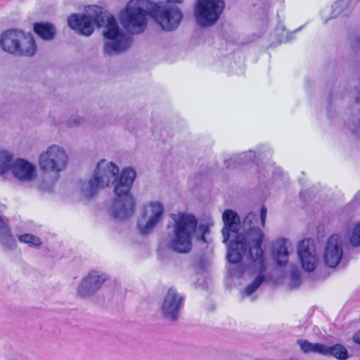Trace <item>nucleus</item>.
<instances>
[{"mask_svg":"<svg viewBox=\"0 0 360 360\" xmlns=\"http://www.w3.org/2000/svg\"><path fill=\"white\" fill-rule=\"evenodd\" d=\"M285 240H282V243L276 252V262L280 266H285L288 261V252L285 246Z\"/></svg>","mask_w":360,"mask_h":360,"instance_id":"nucleus-20","label":"nucleus"},{"mask_svg":"<svg viewBox=\"0 0 360 360\" xmlns=\"http://www.w3.org/2000/svg\"><path fill=\"white\" fill-rule=\"evenodd\" d=\"M106 278H103L102 276L90 273L81 282L78 289V294L82 297L93 294L96 290L101 288Z\"/></svg>","mask_w":360,"mask_h":360,"instance_id":"nucleus-17","label":"nucleus"},{"mask_svg":"<svg viewBox=\"0 0 360 360\" xmlns=\"http://www.w3.org/2000/svg\"><path fill=\"white\" fill-rule=\"evenodd\" d=\"M0 46L7 53L23 57H32L37 52L32 34L16 30H8L1 34Z\"/></svg>","mask_w":360,"mask_h":360,"instance_id":"nucleus-5","label":"nucleus"},{"mask_svg":"<svg viewBox=\"0 0 360 360\" xmlns=\"http://www.w3.org/2000/svg\"><path fill=\"white\" fill-rule=\"evenodd\" d=\"M297 344L304 354L315 353L325 356H333L338 360H346L349 357L347 349L340 343L327 347L322 343H311L307 340L298 339Z\"/></svg>","mask_w":360,"mask_h":360,"instance_id":"nucleus-10","label":"nucleus"},{"mask_svg":"<svg viewBox=\"0 0 360 360\" xmlns=\"http://www.w3.org/2000/svg\"><path fill=\"white\" fill-rule=\"evenodd\" d=\"M343 256V241L339 234L331 235L325 248L323 259L324 262L330 268L336 267Z\"/></svg>","mask_w":360,"mask_h":360,"instance_id":"nucleus-12","label":"nucleus"},{"mask_svg":"<svg viewBox=\"0 0 360 360\" xmlns=\"http://www.w3.org/2000/svg\"><path fill=\"white\" fill-rule=\"evenodd\" d=\"M68 160V155L65 150L53 145L49 146L45 152L41 153L39 158V166L44 172L57 174L66 168Z\"/></svg>","mask_w":360,"mask_h":360,"instance_id":"nucleus-8","label":"nucleus"},{"mask_svg":"<svg viewBox=\"0 0 360 360\" xmlns=\"http://www.w3.org/2000/svg\"><path fill=\"white\" fill-rule=\"evenodd\" d=\"M224 227L222 228L223 242L226 243L233 233V238L237 235H241L239 233L241 226V221L238 214L232 210H225L222 214Z\"/></svg>","mask_w":360,"mask_h":360,"instance_id":"nucleus-14","label":"nucleus"},{"mask_svg":"<svg viewBox=\"0 0 360 360\" xmlns=\"http://www.w3.org/2000/svg\"><path fill=\"white\" fill-rule=\"evenodd\" d=\"M354 43H355V44L352 45V49H357L360 51V38L359 37H356Z\"/></svg>","mask_w":360,"mask_h":360,"instance_id":"nucleus-26","label":"nucleus"},{"mask_svg":"<svg viewBox=\"0 0 360 360\" xmlns=\"http://www.w3.org/2000/svg\"><path fill=\"white\" fill-rule=\"evenodd\" d=\"M147 15V11L139 5V0H131L120 14V20L126 30L138 34L146 27Z\"/></svg>","mask_w":360,"mask_h":360,"instance_id":"nucleus-7","label":"nucleus"},{"mask_svg":"<svg viewBox=\"0 0 360 360\" xmlns=\"http://www.w3.org/2000/svg\"><path fill=\"white\" fill-rule=\"evenodd\" d=\"M297 254L302 268L309 272L313 271L318 264L314 241L311 238L302 240L297 246Z\"/></svg>","mask_w":360,"mask_h":360,"instance_id":"nucleus-13","label":"nucleus"},{"mask_svg":"<svg viewBox=\"0 0 360 360\" xmlns=\"http://www.w3.org/2000/svg\"><path fill=\"white\" fill-rule=\"evenodd\" d=\"M264 224L257 214L249 212L243 221L245 234L237 235L230 240L227 252V259L231 264L240 262L246 252L249 258L258 264L259 271L266 269L265 258L262 244L264 239L262 228Z\"/></svg>","mask_w":360,"mask_h":360,"instance_id":"nucleus-2","label":"nucleus"},{"mask_svg":"<svg viewBox=\"0 0 360 360\" xmlns=\"http://www.w3.org/2000/svg\"><path fill=\"white\" fill-rule=\"evenodd\" d=\"M105 160H101L94 170V178L89 181L88 195L91 198L98 189L108 186L114 179L113 215L116 218L126 219L131 217L135 210V201L130 193L136 174L134 169L124 168L119 175V168L113 162H109L107 168L101 169Z\"/></svg>","mask_w":360,"mask_h":360,"instance_id":"nucleus-1","label":"nucleus"},{"mask_svg":"<svg viewBox=\"0 0 360 360\" xmlns=\"http://www.w3.org/2000/svg\"><path fill=\"white\" fill-rule=\"evenodd\" d=\"M33 30L37 35L44 40H51L56 34V28L50 22H35Z\"/></svg>","mask_w":360,"mask_h":360,"instance_id":"nucleus-18","label":"nucleus"},{"mask_svg":"<svg viewBox=\"0 0 360 360\" xmlns=\"http://www.w3.org/2000/svg\"><path fill=\"white\" fill-rule=\"evenodd\" d=\"M149 14L163 30L167 31L176 29L182 19V14L178 8H162L157 4L152 7Z\"/></svg>","mask_w":360,"mask_h":360,"instance_id":"nucleus-11","label":"nucleus"},{"mask_svg":"<svg viewBox=\"0 0 360 360\" xmlns=\"http://www.w3.org/2000/svg\"><path fill=\"white\" fill-rule=\"evenodd\" d=\"M183 302V297L178 294L175 289L169 288L164 299L162 311L166 316L175 321L179 313Z\"/></svg>","mask_w":360,"mask_h":360,"instance_id":"nucleus-15","label":"nucleus"},{"mask_svg":"<svg viewBox=\"0 0 360 360\" xmlns=\"http://www.w3.org/2000/svg\"><path fill=\"white\" fill-rule=\"evenodd\" d=\"M353 341L358 345H360V329L357 330L353 335Z\"/></svg>","mask_w":360,"mask_h":360,"instance_id":"nucleus-25","label":"nucleus"},{"mask_svg":"<svg viewBox=\"0 0 360 360\" xmlns=\"http://www.w3.org/2000/svg\"><path fill=\"white\" fill-rule=\"evenodd\" d=\"M267 210L264 205H262L260 210V215L259 219L264 222L265 224Z\"/></svg>","mask_w":360,"mask_h":360,"instance_id":"nucleus-24","label":"nucleus"},{"mask_svg":"<svg viewBox=\"0 0 360 360\" xmlns=\"http://www.w3.org/2000/svg\"><path fill=\"white\" fill-rule=\"evenodd\" d=\"M348 240L352 246H360V221L353 225L349 233Z\"/></svg>","mask_w":360,"mask_h":360,"instance_id":"nucleus-21","label":"nucleus"},{"mask_svg":"<svg viewBox=\"0 0 360 360\" xmlns=\"http://www.w3.org/2000/svg\"><path fill=\"white\" fill-rule=\"evenodd\" d=\"M223 0H198L196 9L198 23L203 27L214 25L224 8Z\"/></svg>","mask_w":360,"mask_h":360,"instance_id":"nucleus-9","label":"nucleus"},{"mask_svg":"<svg viewBox=\"0 0 360 360\" xmlns=\"http://www.w3.org/2000/svg\"><path fill=\"white\" fill-rule=\"evenodd\" d=\"M0 231H3L6 236L11 238L12 235L9 227L5 224L3 218L0 215Z\"/></svg>","mask_w":360,"mask_h":360,"instance_id":"nucleus-23","label":"nucleus"},{"mask_svg":"<svg viewBox=\"0 0 360 360\" xmlns=\"http://www.w3.org/2000/svg\"><path fill=\"white\" fill-rule=\"evenodd\" d=\"M150 217L143 226L139 227V231L142 235H148L154 229L159 223L164 212L163 205L158 202H152L148 204Z\"/></svg>","mask_w":360,"mask_h":360,"instance_id":"nucleus-16","label":"nucleus"},{"mask_svg":"<svg viewBox=\"0 0 360 360\" xmlns=\"http://www.w3.org/2000/svg\"><path fill=\"white\" fill-rule=\"evenodd\" d=\"M20 242L23 243L30 244L33 246H39L42 244L41 239L32 234L24 233L18 236Z\"/></svg>","mask_w":360,"mask_h":360,"instance_id":"nucleus-22","label":"nucleus"},{"mask_svg":"<svg viewBox=\"0 0 360 360\" xmlns=\"http://www.w3.org/2000/svg\"><path fill=\"white\" fill-rule=\"evenodd\" d=\"M167 3H172V4H180L183 1V0H165Z\"/></svg>","mask_w":360,"mask_h":360,"instance_id":"nucleus-27","label":"nucleus"},{"mask_svg":"<svg viewBox=\"0 0 360 360\" xmlns=\"http://www.w3.org/2000/svg\"><path fill=\"white\" fill-rule=\"evenodd\" d=\"M98 10L94 16L75 13L70 15L68 18V26L78 34L87 37L94 32V25L101 27L106 22L103 36L112 42L105 44L104 53L110 55L127 49L130 39L121 33L115 17L105 15L100 8Z\"/></svg>","mask_w":360,"mask_h":360,"instance_id":"nucleus-3","label":"nucleus"},{"mask_svg":"<svg viewBox=\"0 0 360 360\" xmlns=\"http://www.w3.org/2000/svg\"><path fill=\"white\" fill-rule=\"evenodd\" d=\"M250 260L253 262L255 267L257 268V271L259 272V274L255 278L253 281H252L245 288L243 292L246 296L251 295L254 292H255L265 279L264 275L262 274L265 269L263 271H259L258 264L255 263L252 259Z\"/></svg>","mask_w":360,"mask_h":360,"instance_id":"nucleus-19","label":"nucleus"},{"mask_svg":"<svg viewBox=\"0 0 360 360\" xmlns=\"http://www.w3.org/2000/svg\"><path fill=\"white\" fill-rule=\"evenodd\" d=\"M358 128L360 130V120L358 121Z\"/></svg>","mask_w":360,"mask_h":360,"instance_id":"nucleus-28","label":"nucleus"},{"mask_svg":"<svg viewBox=\"0 0 360 360\" xmlns=\"http://www.w3.org/2000/svg\"><path fill=\"white\" fill-rule=\"evenodd\" d=\"M171 217L174 221L171 248L179 253H188L192 249V239L198 226L196 218L190 214L179 212Z\"/></svg>","mask_w":360,"mask_h":360,"instance_id":"nucleus-4","label":"nucleus"},{"mask_svg":"<svg viewBox=\"0 0 360 360\" xmlns=\"http://www.w3.org/2000/svg\"><path fill=\"white\" fill-rule=\"evenodd\" d=\"M11 170L13 176L20 180L31 181L36 177L34 165L23 159L13 161V155L6 151L0 150V174Z\"/></svg>","mask_w":360,"mask_h":360,"instance_id":"nucleus-6","label":"nucleus"}]
</instances>
